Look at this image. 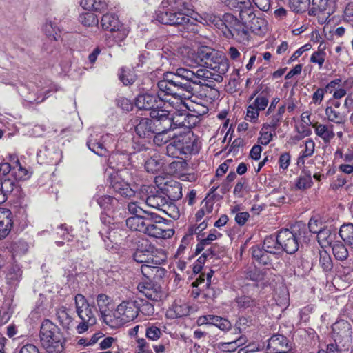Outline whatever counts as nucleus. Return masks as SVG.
<instances>
[{"label":"nucleus","instance_id":"obj_58","mask_svg":"<svg viewBox=\"0 0 353 353\" xmlns=\"http://www.w3.org/2000/svg\"><path fill=\"white\" fill-rule=\"evenodd\" d=\"M275 130L272 129L268 125L263 124L261 131L260 136L259 137V143L261 145H266L272 140L273 137V132Z\"/></svg>","mask_w":353,"mask_h":353},{"label":"nucleus","instance_id":"obj_4","mask_svg":"<svg viewBox=\"0 0 353 353\" xmlns=\"http://www.w3.org/2000/svg\"><path fill=\"white\" fill-rule=\"evenodd\" d=\"M40 341L48 353H61L64 349V340L58 327L48 319L42 322Z\"/></svg>","mask_w":353,"mask_h":353},{"label":"nucleus","instance_id":"obj_45","mask_svg":"<svg viewBox=\"0 0 353 353\" xmlns=\"http://www.w3.org/2000/svg\"><path fill=\"white\" fill-rule=\"evenodd\" d=\"M212 52H213V50L208 47L199 48L195 57L197 66H207V62L209 61L210 57H211Z\"/></svg>","mask_w":353,"mask_h":353},{"label":"nucleus","instance_id":"obj_6","mask_svg":"<svg viewBox=\"0 0 353 353\" xmlns=\"http://www.w3.org/2000/svg\"><path fill=\"white\" fill-rule=\"evenodd\" d=\"M101 228L99 230L103 241L107 249L112 248L113 244H119L126 235L123 230L114 222L112 216L103 214L101 216Z\"/></svg>","mask_w":353,"mask_h":353},{"label":"nucleus","instance_id":"obj_38","mask_svg":"<svg viewBox=\"0 0 353 353\" xmlns=\"http://www.w3.org/2000/svg\"><path fill=\"white\" fill-rule=\"evenodd\" d=\"M339 234L343 242L353 250V224L346 223L342 225Z\"/></svg>","mask_w":353,"mask_h":353},{"label":"nucleus","instance_id":"obj_22","mask_svg":"<svg viewBox=\"0 0 353 353\" xmlns=\"http://www.w3.org/2000/svg\"><path fill=\"white\" fill-rule=\"evenodd\" d=\"M290 347L288 339L281 334L273 335L268 341L267 349L270 353H287Z\"/></svg>","mask_w":353,"mask_h":353},{"label":"nucleus","instance_id":"obj_3","mask_svg":"<svg viewBox=\"0 0 353 353\" xmlns=\"http://www.w3.org/2000/svg\"><path fill=\"white\" fill-rule=\"evenodd\" d=\"M209 20L215 25H224L226 30L223 32L228 38L232 37L238 43L246 45L249 41V32L247 26L241 23L236 17L231 14H225L221 20L216 16H210Z\"/></svg>","mask_w":353,"mask_h":353},{"label":"nucleus","instance_id":"obj_44","mask_svg":"<svg viewBox=\"0 0 353 353\" xmlns=\"http://www.w3.org/2000/svg\"><path fill=\"white\" fill-rule=\"evenodd\" d=\"M15 163L16 165H12V176H13L17 181L29 179L31 176V172L22 166L19 160H16Z\"/></svg>","mask_w":353,"mask_h":353},{"label":"nucleus","instance_id":"obj_35","mask_svg":"<svg viewBox=\"0 0 353 353\" xmlns=\"http://www.w3.org/2000/svg\"><path fill=\"white\" fill-rule=\"evenodd\" d=\"M239 17L241 23L247 26L256 17L254 12V8L251 6L250 0H246L245 3L242 5V7L239 8Z\"/></svg>","mask_w":353,"mask_h":353},{"label":"nucleus","instance_id":"obj_2","mask_svg":"<svg viewBox=\"0 0 353 353\" xmlns=\"http://www.w3.org/2000/svg\"><path fill=\"white\" fill-rule=\"evenodd\" d=\"M189 10L188 3L181 0H167L161 3V6L155 12V19L161 24L179 26L190 21L188 14L183 10Z\"/></svg>","mask_w":353,"mask_h":353},{"label":"nucleus","instance_id":"obj_8","mask_svg":"<svg viewBox=\"0 0 353 353\" xmlns=\"http://www.w3.org/2000/svg\"><path fill=\"white\" fill-rule=\"evenodd\" d=\"M217 68H203L197 69L196 71L190 70L186 68H178L176 72V76L179 77L188 81L194 83H200L199 79L210 81L214 80L220 82L223 80V77L216 73Z\"/></svg>","mask_w":353,"mask_h":353},{"label":"nucleus","instance_id":"obj_15","mask_svg":"<svg viewBox=\"0 0 353 353\" xmlns=\"http://www.w3.org/2000/svg\"><path fill=\"white\" fill-rule=\"evenodd\" d=\"M278 241L281 251H285L288 254H294L299 249V237L288 229H283L279 231Z\"/></svg>","mask_w":353,"mask_h":353},{"label":"nucleus","instance_id":"obj_10","mask_svg":"<svg viewBox=\"0 0 353 353\" xmlns=\"http://www.w3.org/2000/svg\"><path fill=\"white\" fill-rule=\"evenodd\" d=\"M157 105L158 107L154 105L150 111V116L152 119H154L153 122L157 124V127L163 125L165 128H172V121H170L171 110L168 108H174V105H170L162 100H159Z\"/></svg>","mask_w":353,"mask_h":353},{"label":"nucleus","instance_id":"obj_36","mask_svg":"<svg viewBox=\"0 0 353 353\" xmlns=\"http://www.w3.org/2000/svg\"><path fill=\"white\" fill-rule=\"evenodd\" d=\"M51 308V299L40 294L33 312L37 314L39 316L41 315L47 316L50 312Z\"/></svg>","mask_w":353,"mask_h":353},{"label":"nucleus","instance_id":"obj_56","mask_svg":"<svg viewBox=\"0 0 353 353\" xmlns=\"http://www.w3.org/2000/svg\"><path fill=\"white\" fill-rule=\"evenodd\" d=\"M79 22L86 27L97 26L99 19L97 16L93 12H84L80 14L79 17Z\"/></svg>","mask_w":353,"mask_h":353},{"label":"nucleus","instance_id":"obj_40","mask_svg":"<svg viewBox=\"0 0 353 353\" xmlns=\"http://www.w3.org/2000/svg\"><path fill=\"white\" fill-rule=\"evenodd\" d=\"M206 278L205 274H200L192 283V286L199 288V290H203V296L205 298L213 299L215 296V292L209 286V290L206 288Z\"/></svg>","mask_w":353,"mask_h":353},{"label":"nucleus","instance_id":"obj_19","mask_svg":"<svg viewBox=\"0 0 353 353\" xmlns=\"http://www.w3.org/2000/svg\"><path fill=\"white\" fill-rule=\"evenodd\" d=\"M131 152L125 147L120 150H117L116 152H112L108 157V163L109 168L108 170L113 172H123L121 170L124 166L125 160L128 159V154Z\"/></svg>","mask_w":353,"mask_h":353},{"label":"nucleus","instance_id":"obj_37","mask_svg":"<svg viewBox=\"0 0 353 353\" xmlns=\"http://www.w3.org/2000/svg\"><path fill=\"white\" fill-rule=\"evenodd\" d=\"M170 129L165 128L163 125L161 128L157 127V131L154 132L153 139V141L157 145L161 146L165 143H169L173 135L169 132Z\"/></svg>","mask_w":353,"mask_h":353},{"label":"nucleus","instance_id":"obj_12","mask_svg":"<svg viewBox=\"0 0 353 353\" xmlns=\"http://www.w3.org/2000/svg\"><path fill=\"white\" fill-rule=\"evenodd\" d=\"M125 172H113L106 170L105 173L109 176L111 188L114 191L123 196L132 197L134 195V190L123 179Z\"/></svg>","mask_w":353,"mask_h":353},{"label":"nucleus","instance_id":"obj_61","mask_svg":"<svg viewBox=\"0 0 353 353\" xmlns=\"http://www.w3.org/2000/svg\"><path fill=\"white\" fill-rule=\"evenodd\" d=\"M162 335L163 331L155 324H150L146 327L145 336L150 341H157Z\"/></svg>","mask_w":353,"mask_h":353},{"label":"nucleus","instance_id":"obj_7","mask_svg":"<svg viewBox=\"0 0 353 353\" xmlns=\"http://www.w3.org/2000/svg\"><path fill=\"white\" fill-rule=\"evenodd\" d=\"M145 234L154 238L168 239L172 237L174 231L168 228L169 221L154 212L148 214L146 220Z\"/></svg>","mask_w":353,"mask_h":353},{"label":"nucleus","instance_id":"obj_63","mask_svg":"<svg viewBox=\"0 0 353 353\" xmlns=\"http://www.w3.org/2000/svg\"><path fill=\"white\" fill-rule=\"evenodd\" d=\"M161 210L173 219H178L180 216L179 208L172 201H168L167 200Z\"/></svg>","mask_w":353,"mask_h":353},{"label":"nucleus","instance_id":"obj_9","mask_svg":"<svg viewBox=\"0 0 353 353\" xmlns=\"http://www.w3.org/2000/svg\"><path fill=\"white\" fill-rule=\"evenodd\" d=\"M178 85V82L173 79L161 81L158 83L159 92L157 94L159 100L168 103L170 105H175L179 103L176 97L177 91L174 90Z\"/></svg>","mask_w":353,"mask_h":353},{"label":"nucleus","instance_id":"obj_25","mask_svg":"<svg viewBox=\"0 0 353 353\" xmlns=\"http://www.w3.org/2000/svg\"><path fill=\"white\" fill-rule=\"evenodd\" d=\"M332 337L334 341L341 342V340L345 338L350 337L352 328L350 324L344 320L336 321L333 324Z\"/></svg>","mask_w":353,"mask_h":353},{"label":"nucleus","instance_id":"obj_59","mask_svg":"<svg viewBox=\"0 0 353 353\" xmlns=\"http://www.w3.org/2000/svg\"><path fill=\"white\" fill-rule=\"evenodd\" d=\"M319 265L325 272H327L332 269V258L326 251L319 252Z\"/></svg>","mask_w":353,"mask_h":353},{"label":"nucleus","instance_id":"obj_64","mask_svg":"<svg viewBox=\"0 0 353 353\" xmlns=\"http://www.w3.org/2000/svg\"><path fill=\"white\" fill-rule=\"evenodd\" d=\"M28 250L27 243L22 240L14 241L10 246V252L13 256L24 254Z\"/></svg>","mask_w":353,"mask_h":353},{"label":"nucleus","instance_id":"obj_31","mask_svg":"<svg viewBox=\"0 0 353 353\" xmlns=\"http://www.w3.org/2000/svg\"><path fill=\"white\" fill-rule=\"evenodd\" d=\"M150 212H145L144 215L132 216L125 220L126 226L131 230L145 233L146 220Z\"/></svg>","mask_w":353,"mask_h":353},{"label":"nucleus","instance_id":"obj_18","mask_svg":"<svg viewBox=\"0 0 353 353\" xmlns=\"http://www.w3.org/2000/svg\"><path fill=\"white\" fill-rule=\"evenodd\" d=\"M179 113L175 114V115L170 116V121H172V128L183 127L184 130L190 129L192 126L191 120H196L194 116L187 114L186 110L190 109L185 108L183 106L178 104H175L174 107Z\"/></svg>","mask_w":353,"mask_h":353},{"label":"nucleus","instance_id":"obj_42","mask_svg":"<svg viewBox=\"0 0 353 353\" xmlns=\"http://www.w3.org/2000/svg\"><path fill=\"white\" fill-rule=\"evenodd\" d=\"M81 6L85 10H94L98 12H103L108 7L104 0H81Z\"/></svg>","mask_w":353,"mask_h":353},{"label":"nucleus","instance_id":"obj_52","mask_svg":"<svg viewBox=\"0 0 353 353\" xmlns=\"http://www.w3.org/2000/svg\"><path fill=\"white\" fill-rule=\"evenodd\" d=\"M313 184L311 174L309 172L303 171L298 177L296 187L299 190H306L310 188Z\"/></svg>","mask_w":353,"mask_h":353},{"label":"nucleus","instance_id":"obj_5","mask_svg":"<svg viewBox=\"0 0 353 353\" xmlns=\"http://www.w3.org/2000/svg\"><path fill=\"white\" fill-rule=\"evenodd\" d=\"M75 309L81 322L76 327L79 334H83L97 323V310L94 305H90L85 297L78 294L74 297Z\"/></svg>","mask_w":353,"mask_h":353},{"label":"nucleus","instance_id":"obj_30","mask_svg":"<svg viewBox=\"0 0 353 353\" xmlns=\"http://www.w3.org/2000/svg\"><path fill=\"white\" fill-rule=\"evenodd\" d=\"M315 145L316 144L312 139H307L300 145L303 149L300 152L296 160V164L299 167L304 166L305 159L313 155Z\"/></svg>","mask_w":353,"mask_h":353},{"label":"nucleus","instance_id":"obj_26","mask_svg":"<svg viewBox=\"0 0 353 353\" xmlns=\"http://www.w3.org/2000/svg\"><path fill=\"white\" fill-rule=\"evenodd\" d=\"M65 16V13H63L62 14H57V16H54V21L51 19H46L43 26V31L50 39L53 41L57 40L59 29L57 26V22L63 20Z\"/></svg>","mask_w":353,"mask_h":353},{"label":"nucleus","instance_id":"obj_41","mask_svg":"<svg viewBox=\"0 0 353 353\" xmlns=\"http://www.w3.org/2000/svg\"><path fill=\"white\" fill-rule=\"evenodd\" d=\"M263 247L265 251L271 254H276L281 252L280 243H279L278 236L276 238L270 236L264 239Z\"/></svg>","mask_w":353,"mask_h":353},{"label":"nucleus","instance_id":"obj_50","mask_svg":"<svg viewBox=\"0 0 353 353\" xmlns=\"http://www.w3.org/2000/svg\"><path fill=\"white\" fill-rule=\"evenodd\" d=\"M166 153L169 157L173 158H179L181 155L185 154L173 136L166 146Z\"/></svg>","mask_w":353,"mask_h":353},{"label":"nucleus","instance_id":"obj_27","mask_svg":"<svg viewBox=\"0 0 353 353\" xmlns=\"http://www.w3.org/2000/svg\"><path fill=\"white\" fill-rule=\"evenodd\" d=\"M12 228V213L10 210L0 207V239H5Z\"/></svg>","mask_w":353,"mask_h":353},{"label":"nucleus","instance_id":"obj_47","mask_svg":"<svg viewBox=\"0 0 353 353\" xmlns=\"http://www.w3.org/2000/svg\"><path fill=\"white\" fill-rule=\"evenodd\" d=\"M248 28L256 34H263L267 30V23L265 19L256 17L253 21L247 25Z\"/></svg>","mask_w":353,"mask_h":353},{"label":"nucleus","instance_id":"obj_34","mask_svg":"<svg viewBox=\"0 0 353 353\" xmlns=\"http://www.w3.org/2000/svg\"><path fill=\"white\" fill-rule=\"evenodd\" d=\"M102 28L108 31H119L121 28V23L118 17L114 14H104L101 20Z\"/></svg>","mask_w":353,"mask_h":353},{"label":"nucleus","instance_id":"obj_29","mask_svg":"<svg viewBox=\"0 0 353 353\" xmlns=\"http://www.w3.org/2000/svg\"><path fill=\"white\" fill-rule=\"evenodd\" d=\"M158 97L150 94H139L135 99V105L139 110L150 111L154 105L157 107L158 103Z\"/></svg>","mask_w":353,"mask_h":353},{"label":"nucleus","instance_id":"obj_28","mask_svg":"<svg viewBox=\"0 0 353 353\" xmlns=\"http://www.w3.org/2000/svg\"><path fill=\"white\" fill-rule=\"evenodd\" d=\"M162 190L163 194L172 201H178L183 196L181 184L174 180L165 182Z\"/></svg>","mask_w":353,"mask_h":353},{"label":"nucleus","instance_id":"obj_60","mask_svg":"<svg viewBox=\"0 0 353 353\" xmlns=\"http://www.w3.org/2000/svg\"><path fill=\"white\" fill-rule=\"evenodd\" d=\"M213 64H214L215 66L228 65L227 59L224 54L220 52L213 50L211 57H210L209 61L207 62V66H212Z\"/></svg>","mask_w":353,"mask_h":353},{"label":"nucleus","instance_id":"obj_57","mask_svg":"<svg viewBox=\"0 0 353 353\" xmlns=\"http://www.w3.org/2000/svg\"><path fill=\"white\" fill-rule=\"evenodd\" d=\"M1 190L6 195L12 193L14 190H18V183L15 179L10 177L2 178L1 179Z\"/></svg>","mask_w":353,"mask_h":353},{"label":"nucleus","instance_id":"obj_1","mask_svg":"<svg viewBox=\"0 0 353 353\" xmlns=\"http://www.w3.org/2000/svg\"><path fill=\"white\" fill-rule=\"evenodd\" d=\"M117 134L103 132L99 128L91 130L88 138V148L99 156H106L114 150L119 151L126 143Z\"/></svg>","mask_w":353,"mask_h":353},{"label":"nucleus","instance_id":"obj_51","mask_svg":"<svg viewBox=\"0 0 353 353\" xmlns=\"http://www.w3.org/2000/svg\"><path fill=\"white\" fill-rule=\"evenodd\" d=\"M119 75V79L125 85L132 84L137 78L134 68H123Z\"/></svg>","mask_w":353,"mask_h":353},{"label":"nucleus","instance_id":"obj_17","mask_svg":"<svg viewBox=\"0 0 353 353\" xmlns=\"http://www.w3.org/2000/svg\"><path fill=\"white\" fill-rule=\"evenodd\" d=\"M165 257L161 259H155L153 263L143 264L141 267V271L143 275L148 279H161L166 274V270L160 267L161 261H165Z\"/></svg>","mask_w":353,"mask_h":353},{"label":"nucleus","instance_id":"obj_16","mask_svg":"<svg viewBox=\"0 0 353 353\" xmlns=\"http://www.w3.org/2000/svg\"><path fill=\"white\" fill-rule=\"evenodd\" d=\"M94 199L103 211L101 216L107 214L112 216V214L118 211L122 205L117 199L110 195L97 194Z\"/></svg>","mask_w":353,"mask_h":353},{"label":"nucleus","instance_id":"obj_46","mask_svg":"<svg viewBox=\"0 0 353 353\" xmlns=\"http://www.w3.org/2000/svg\"><path fill=\"white\" fill-rule=\"evenodd\" d=\"M166 201L167 199L161 193L149 195L145 200V203L148 206L160 210H161Z\"/></svg>","mask_w":353,"mask_h":353},{"label":"nucleus","instance_id":"obj_43","mask_svg":"<svg viewBox=\"0 0 353 353\" xmlns=\"http://www.w3.org/2000/svg\"><path fill=\"white\" fill-rule=\"evenodd\" d=\"M330 246L332 253L337 260L344 261L348 257V250L341 241H335Z\"/></svg>","mask_w":353,"mask_h":353},{"label":"nucleus","instance_id":"obj_54","mask_svg":"<svg viewBox=\"0 0 353 353\" xmlns=\"http://www.w3.org/2000/svg\"><path fill=\"white\" fill-rule=\"evenodd\" d=\"M310 0H289L291 10L296 13H303L309 9Z\"/></svg>","mask_w":353,"mask_h":353},{"label":"nucleus","instance_id":"obj_53","mask_svg":"<svg viewBox=\"0 0 353 353\" xmlns=\"http://www.w3.org/2000/svg\"><path fill=\"white\" fill-rule=\"evenodd\" d=\"M238 341L239 340H234L231 342H220L214 345V348L218 353L234 352L239 346Z\"/></svg>","mask_w":353,"mask_h":353},{"label":"nucleus","instance_id":"obj_39","mask_svg":"<svg viewBox=\"0 0 353 353\" xmlns=\"http://www.w3.org/2000/svg\"><path fill=\"white\" fill-rule=\"evenodd\" d=\"M325 115L329 121L336 124H344L346 121V114L337 111L334 107H327L325 110Z\"/></svg>","mask_w":353,"mask_h":353},{"label":"nucleus","instance_id":"obj_33","mask_svg":"<svg viewBox=\"0 0 353 353\" xmlns=\"http://www.w3.org/2000/svg\"><path fill=\"white\" fill-rule=\"evenodd\" d=\"M315 134L319 137L324 143H330L334 137V132L332 125H325L318 122L312 125Z\"/></svg>","mask_w":353,"mask_h":353},{"label":"nucleus","instance_id":"obj_20","mask_svg":"<svg viewBox=\"0 0 353 353\" xmlns=\"http://www.w3.org/2000/svg\"><path fill=\"white\" fill-rule=\"evenodd\" d=\"M97 307L99 308L101 319L107 325L113 327L112 316L110 314V305L112 299L105 294H99L96 299Z\"/></svg>","mask_w":353,"mask_h":353},{"label":"nucleus","instance_id":"obj_11","mask_svg":"<svg viewBox=\"0 0 353 353\" xmlns=\"http://www.w3.org/2000/svg\"><path fill=\"white\" fill-rule=\"evenodd\" d=\"M138 316L137 302L132 300H124L119 304L114 311V316L122 323L133 321Z\"/></svg>","mask_w":353,"mask_h":353},{"label":"nucleus","instance_id":"obj_49","mask_svg":"<svg viewBox=\"0 0 353 353\" xmlns=\"http://www.w3.org/2000/svg\"><path fill=\"white\" fill-rule=\"evenodd\" d=\"M335 236L334 234H332L328 229H322L317 234L318 242L322 247H326L327 245H331L333 243V239Z\"/></svg>","mask_w":353,"mask_h":353},{"label":"nucleus","instance_id":"obj_23","mask_svg":"<svg viewBox=\"0 0 353 353\" xmlns=\"http://www.w3.org/2000/svg\"><path fill=\"white\" fill-rule=\"evenodd\" d=\"M138 291L148 299L157 301L161 298V290L159 285L150 282L139 283L137 285Z\"/></svg>","mask_w":353,"mask_h":353},{"label":"nucleus","instance_id":"obj_14","mask_svg":"<svg viewBox=\"0 0 353 353\" xmlns=\"http://www.w3.org/2000/svg\"><path fill=\"white\" fill-rule=\"evenodd\" d=\"M173 137L176 139V142L179 143L180 147L183 150V153H185V154H196L199 152V147L197 140L190 129H186L178 134H174Z\"/></svg>","mask_w":353,"mask_h":353},{"label":"nucleus","instance_id":"obj_48","mask_svg":"<svg viewBox=\"0 0 353 353\" xmlns=\"http://www.w3.org/2000/svg\"><path fill=\"white\" fill-rule=\"evenodd\" d=\"M45 84V86L38 90L39 96L35 99L37 103L43 101L46 98L50 96V92H56L60 89L57 85L51 82L48 81Z\"/></svg>","mask_w":353,"mask_h":353},{"label":"nucleus","instance_id":"obj_32","mask_svg":"<svg viewBox=\"0 0 353 353\" xmlns=\"http://www.w3.org/2000/svg\"><path fill=\"white\" fill-rule=\"evenodd\" d=\"M176 97L179 99L180 106H183L185 108H188V104L184 100H191L193 101L192 98L194 97L192 94L193 88L190 83H181L178 82Z\"/></svg>","mask_w":353,"mask_h":353},{"label":"nucleus","instance_id":"obj_62","mask_svg":"<svg viewBox=\"0 0 353 353\" xmlns=\"http://www.w3.org/2000/svg\"><path fill=\"white\" fill-rule=\"evenodd\" d=\"M22 271L20 267L17 265H14L10 268L8 272L6 274V279L10 284H15L19 282L21 278Z\"/></svg>","mask_w":353,"mask_h":353},{"label":"nucleus","instance_id":"obj_55","mask_svg":"<svg viewBox=\"0 0 353 353\" xmlns=\"http://www.w3.org/2000/svg\"><path fill=\"white\" fill-rule=\"evenodd\" d=\"M56 316L63 327L68 328L72 321V317L69 315L65 307H60L57 310Z\"/></svg>","mask_w":353,"mask_h":353},{"label":"nucleus","instance_id":"obj_24","mask_svg":"<svg viewBox=\"0 0 353 353\" xmlns=\"http://www.w3.org/2000/svg\"><path fill=\"white\" fill-rule=\"evenodd\" d=\"M334 0H312V7L309 10L308 14L316 16L321 12H325L330 15L334 12Z\"/></svg>","mask_w":353,"mask_h":353},{"label":"nucleus","instance_id":"obj_13","mask_svg":"<svg viewBox=\"0 0 353 353\" xmlns=\"http://www.w3.org/2000/svg\"><path fill=\"white\" fill-rule=\"evenodd\" d=\"M137 134L144 139H150L157 131V124L146 117H135L130 120Z\"/></svg>","mask_w":353,"mask_h":353},{"label":"nucleus","instance_id":"obj_21","mask_svg":"<svg viewBox=\"0 0 353 353\" xmlns=\"http://www.w3.org/2000/svg\"><path fill=\"white\" fill-rule=\"evenodd\" d=\"M196 323L199 326L204 325H214L224 332L230 330L232 326L230 322L226 319L212 314L199 316L196 320Z\"/></svg>","mask_w":353,"mask_h":353}]
</instances>
